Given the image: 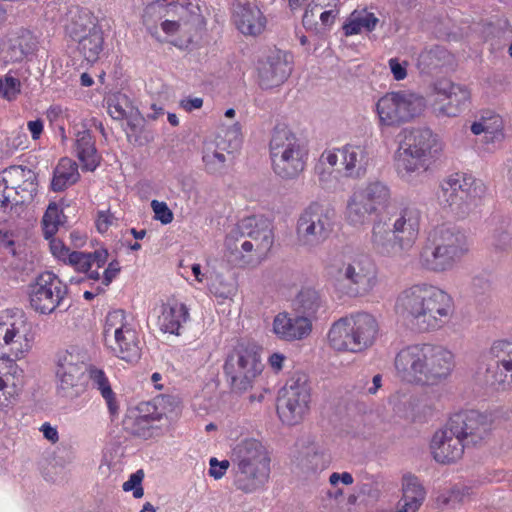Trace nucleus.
<instances>
[{"instance_id":"59","label":"nucleus","mask_w":512,"mask_h":512,"mask_svg":"<svg viewBox=\"0 0 512 512\" xmlns=\"http://www.w3.org/2000/svg\"><path fill=\"white\" fill-rule=\"evenodd\" d=\"M390 71L396 81H401L407 77V61H400L398 58H391L388 62Z\"/></svg>"},{"instance_id":"43","label":"nucleus","mask_w":512,"mask_h":512,"mask_svg":"<svg viewBox=\"0 0 512 512\" xmlns=\"http://www.w3.org/2000/svg\"><path fill=\"white\" fill-rule=\"evenodd\" d=\"M379 19L372 12L366 9L355 10L349 16L347 22L343 25V30L346 36L359 34L362 30L372 32Z\"/></svg>"},{"instance_id":"12","label":"nucleus","mask_w":512,"mask_h":512,"mask_svg":"<svg viewBox=\"0 0 512 512\" xmlns=\"http://www.w3.org/2000/svg\"><path fill=\"white\" fill-rule=\"evenodd\" d=\"M425 107L423 96L399 90L381 96L375 104V111L381 127H399L419 117Z\"/></svg>"},{"instance_id":"31","label":"nucleus","mask_w":512,"mask_h":512,"mask_svg":"<svg viewBox=\"0 0 512 512\" xmlns=\"http://www.w3.org/2000/svg\"><path fill=\"white\" fill-rule=\"evenodd\" d=\"M377 212L360 189L356 187L346 201L344 217L348 225L361 228L368 224L370 217Z\"/></svg>"},{"instance_id":"14","label":"nucleus","mask_w":512,"mask_h":512,"mask_svg":"<svg viewBox=\"0 0 512 512\" xmlns=\"http://www.w3.org/2000/svg\"><path fill=\"white\" fill-rule=\"evenodd\" d=\"M223 369L232 390L244 392L252 387L261 374L263 364L254 348L238 344L227 355Z\"/></svg>"},{"instance_id":"53","label":"nucleus","mask_w":512,"mask_h":512,"mask_svg":"<svg viewBox=\"0 0 512 512\" xmlns=\"http://www.w3.org/2000/svg\"><path fill=\"white\" fill-rule=\"evenodd\" d=\"M20 93V81L12 76L0 78V95L8 101L14 100Z\"/></svg>"},{"instance_id":"13","label":"nucleus","mask_w":512,"mask_h":512,"mask_svg":"<svg viewBox=\"0 0 512 512\" xmlns=\"http://www.w3.org/2000/svg\"><path fill=\"white\" fill-rule=\"evenodd\" d=\"M104 340L113 355L128 363L141 356L138 334L123 310L109 312L103 330Z\"/></svg>"},{"instance_id":"17","label":"nucleus","mask_w":512,"mask_h":512,"mask_svg":"<svg viewBox=\"0 0 512 512\" xmlns=\"http://www.w3.org/2000/svg\"><path fill=\"white\" fill-rule=\"evenodd\" d=\"M67 294V286L57 275L44 272L29 287L30 306L41 315H50L65 305Z\"/></svg>"},{"instance_id":"58","label":"nucleus","mask_w":512,"mask_h":512,"mask_svg":"<svg viewBox=\"0 0 512 512\" xmlns=\"http://www.w3.org/2000/svg\"><path fill=\"white\" fill-rule=\"evenodd\" d=\"M151 207L155 214V219L159 220L162 224H169L173 221V212L165 202L153 200Z\"/></svg>"},{"instance_id":"3","label":"nucleus","mask_w":512,"mask_h":512,"mask_svg":"<svg viewBox=\"0 0 512 512\" xmlns=\"http://www.w3.org/2000/svg\"><path fill=\"white\" fill-rule=\"evenodd\" d=\"M31 348V326L21 311H4L0 316V392L5 397L18 393L23 371L13 358L24 356Z\"/></svg>"},{"instance_id":"44","label":"nucleus","mask_w":512,"mask_h":512,"mask_svg":"<svg viewBox=\"0 0 512 512\" xmlns=\"http://www.w3.org/2000/svg\"><path fill=\"white\" fill-rule=\"evenodd\" d=\"M98 27L100 26L96 18L89 11H80L71 18L66 26V32L73 41H77Z\"/></svg>"},{"instance_id":"45","label":"nucleus","mask_w":512,"mask_h":512,"mask_svg":"<svg viewBox=\"0 0 512 512\" xmlns=\"http://www.w3.org/2000/svg\"><path fill=\"white\" fill-rule=\"evenodd\" d=\"M76 42L78 43L77 50L84 59L90 63L96 62L103 50L104 38L101 27H98L92 33L78 39Z\"/></svg>"},{"instance_id":"40","label":"nucleus","mask_w":512,"mask_h":512,"mask_svg":"<svg viewBox=\"0 0 512 512\" xmlns=\"http://www.w3.org/2000/svg\"><path fill=\"white\" fill-rule=\"evenodd\" d=\"M75 150L83 168L95 170L99 161L92 135L88 130L79 131L76 134Z\"/></svg>"},{"instance_id":"26","label":"nucleus","mask_w":512,"mask_h":512,"mask_svg":"<svg viewBox=\"0 0 512 512\" xmlns=\"http://www.w3.org/2000/svg\"><path fill=\"white\" fill-rule=\"evenodd\" d=\"M296 467L304 474H316L329 464L324 449L314 440H302L294 458Z\"/></svg>"},{"instance_id":"30","label":"nucleus","mask_w":512,"mask_h":512,"mask_svg":"<svg viewBox=\"0 0 512 512\" xmlns=\"http://www.w3.org/2000/svg\"><path fill=\"white\" fill-rule=\"evenodd\" d=\"M36 47L37 40L33 34L27 30H21L1 43L0 57L6 63L20 62L33 53Z\"/></svg>"},{"instance_id":"5","label":"nucleus","mask_w":512,"mask_h":512,"mask_svg":"<svg viewBox=\"0 0 512 512\" xmlns=\"http://www.w3.org/2000/svg\"><path fill=\"white\" fill-rule=\"evenodd\" d=\"M274 242L266 220L248 217L241 220L226 236L225 246L232 262L255 267L268 256Z\"/></svg>"},{"instance_id":"15","label":"nucleus","mask_w":512,"mask_h":512,"mask_svg":"<svg viewBox=\"0 0 512 512\" xmlns=\"http://www.w3.org/2000/svg\"><path fill=\"white\" fill-rule=\"evenodd\" d=\"M89 356L86 350L71 346L58 352L56 377L58 390L65 397H76L81 388L84 374L88 371Z\"/></svg>"},{"instance_id":"21","label":"nucleus","mask_w":512,"mask_h":512,"mask_svg":"<svg viewBox=\"0 0 512 512\" xmlns=\"http://www.w3.org/2000/svg\"><path fill=\"white\" fill-rule=\"evenodd\" d=\"M4 174L13 192L15 210L23 204L30 203L38 189L36 173L26 167L10 166L4 170Z\"/></svg>"},{"instance_id":"52","label":"nucleus","mask_w":512,"mask_h":512,"mask_svg":"<svg viewBox=\"0 0 512 512\" xmlns=\"http://www.w3.org/2000/svg\"><path fill=\"white\" fill-rule=\"evenodd\" d=\"M344 146L341 148L324 151L319 159L321 165L328 164L335 171L345 177Z\"/></svg>"},{"instance_id":"48","label":"nucleus","mask_w":512,"mask_h":512,"mask_svg":"<svg viewBox=\"0 0 512 512\" xmlns=\"http://www.w3.org/2000/svg\"><path fill=\"white\" fill-rule=\"evenodd\" d=\"M339 0H312L303 15V25L306 29L320 33L319 17L323 15L324 10L328 7H338Z\"/></svg>"},{"instance_id":"11","label":"nucleus","mask_w":512,"mask_h":512,"mask_svg":"<svg viewBox=\"0 0 512 512\" xmlns=\"http://www.w3.org/2000/svg\"><path fill=\"white\" fill-rule=\"evenodd\" d=\"M335 208L326 202H311L300 214L296 235L298 244L311 250L323 244L334 230Z\"/></svg>"},{"instance_id":"64","label":"nucleus","mask_w":512,"mask_h":512,"mask_svg":"<svg viewBox=\"0 0 512 512\" xmlns=\"http://www.w3.org/2000/svg\"><path fill=\"white\" fill-rule=\"evenodd\" d=\"M50 249L54 256L61 259L65 263L67 262L69 258V254H71V251L69 248H67L62 241L58 239H51L50 241Z\"/></svg>"},{"instance_id":"23","label":"nucleus","mask_w":512,"mask_h":512,"mask_svg":"<svg viewBox=\"0 0 512 512\" xmlns=\"http://www.w3.org/2000/svg\"><path fill=\"white\" fill-rule=\"evenodd\" d=\"M217 136L214 140L204 143L202 160L205 170L211 174H219L226 168L227 156L235 149L240 140L237 136L233 140H227L226 137Z\"/></svg>"},{"instance_id":"19","label":"nucleus","mask_w":512,"mask_h":512,"mask_svg":"<svg viewBox=\"0 0 512 512\" xmlns=\"http://www.w3.org/2000/svg\"><path fill=\"white\" fill-rule=\"evenodd\" d=\"M489 354L493 361L488 368L491 384L502 390L512 388V341H494Z\"/></svg>"},{"instance_id":"6","label":"nucleus","mask_w":512,"mask_h":512,"mask_svg":"<svg viewBox=\"0 0 512 512\" xmlns=\"http://www.w3.org/2000/svg\"><path fill=\"white\" fill-rule=\"evenodd\" d=\"M469 252L465 232L452 224L434 227L419 254V264L425 270L441 273L452 270Z\"/></svg>"},{"instance_id":"22","label":"nucleus","mask_w":512,"mask_h":512,"mask_svg":"<svg viewBox=\"0 0 512 512\" xmlns=\"http://www.w3.org/2000/svg\"><path fill=\"white\" fill-rule=\"evenodd\" d=\"M401 134L403 139L399 144L400 146L429 161L442 151V144L437 135L429 128L404 129Z\"/></svg>"},{"instance_id":"18","label":"nucleus","mask_w":512,"mask_h":512,"mask_svg":"<svg viewBox=\"0 0 512 512\" xmlns=\"http://www.w3.org/2000/svg\"><path fill=\"white\" fill-rule=\"evenodd\" d=\"M258 82L264 89L283 84L292 72L290 55L280 50L270 51L257 64Z\"/></svg>"},{"instance_id":"20","label":"nucleus","mask_w":512,"mask_h":512,"mask_svg":"<svg viewBox=\"0 0 512 512\" xmlns=\"http://www.w3.org/2000/svg\"><path fill=\"white\" fill-rule=\"evenodd\" d=\"M437 98L434 102L435 111L442 116L455 117L469 100V91L449 80H439L434 85Z\"/></svg>"},{"instance_id":"4","label":"nucleus","mask_w":512,"mask_h":512,"mask_svg":"<svg viewBox=\"0 0 512 512\" xmlns=\"http://www.w3.org/2000/svg\"><path fill=\"white\" fill-rule=\"evenodd\" d=\"M394 366L403 380L422 385H437L450 375L453 355L439 345H411L397 353Z\"/></svg>"},{"instance_id":"35","label":"nucleus","mask_w":512,"mask_h":512,"mask_svg":"<svg viewBox=\"0 0 512 512\" xmlns=\"http://www.w3.org/2000/svg\"><path fill=\"white\" fill-rule=\"evenodd\" d=\"M471 131L475 135L483 134L482 141L485 144L499 143L504 139L503 120L494 112H485L471 125Z\"/></svg>"},{"instance_id":"47","label":"nucleus","mask_w":512,"mask_h":512,"mask_svg":"<svg viewBox=\"0 0 512 512\" xmlns=\"http://www.w3.org/2000/svg\"><path fill=\"white\" fill-rule=\"evenodd\" d=\"M168 16L167 2L163 0H155L149 3L143 13V23L147 27L152 36L159 39L158 23Z\"/></svg>"},{"instance_id":"51","label":"nucleus","mask_w":512,"mask_h":512,"mask_svg":"<svg viewBox=\"0 0 512 512\" xmlns=\"http://www.w3.org/2000/svg\"><path fill=\"white\" fill-rule=\"evenodd\" d=\"M282 391L294 392L296 395L304 394L310 396L309 378L308 375L302 371L294 372L287 380L285 387Z\"/></svg>"},{"instance_id":"2","label":"nucleus","mask_w":512,"mask_h":512,"mask_svg":"<svg viewBox=\"0 0 512 512\" xmlns=\"http://www.w3.org/2000/svg\"><path fill=\"white\" fill-rule=\"evenodd\" d=\"M491 430V418L479 411L456 413L434 433L430 442L431 454L438 463H455L462 458L465 447L481 444L490 436Z\"/></svg>"},{"instance_id":"61","label":"nucleus","mask_w":512,"mask_h":512,"mask_svg":"<svg viewBox=\"0 0 512 512\" xmlns=\"http://www.w3.org/2000/svg\"><path fill=\"white\" fill-rule=\"evenodd\" d=\"M471 495V489L466 486H455L449 490V496L443 499V503L463 502Z\"/></svg>"},{"instance_id":"24","label":"nucleus","mask_w":512,"mask_h":512,"mask_svg":"<svg viewBox=\"0 0 512 512\" xmlns=\"http://www.w3.org/2000/svg\"><path fill=\"white\" fill-rule=\"evenodd\" d=\"M370 244L373 251L383 257L395 258L402 256L407 248L400 243L390 224L382 219L373 223Z\"/></svg>"},{"instance_id":"29","label":"nucleus","mask_w":512,"mask_h":512,"mask_svg":"<svg viewBox=\"0 0 512 512\" xmlns=\"http://www.w3.org/2000/svg\"><path fill=\"white\" fill-rule=\"evenodd\" d=\"M233 21L237 29L246 36H258L266 27L263 13L251 3H237L234 6Z\"/></svg>"},{"instance_id":"56","label":"nucleus","mask_w":512,"mask_h":512,"mask_svg":"<svg viewBox=\"0 0 512 512\" xmlns=\"http://www.w3.org/2000/svg\"><path fill=\"white\" fill-rule=\"evenodd\" d=\"M358 491L361 496L377 500L381 495L380 483L374 479H366L359 483Z\"/></svg>"},{"instance_id":"60","label":"nucleus","mask_w":512,"mask_h":512,"mask_svg":"<svg viewBox=\"0 0 512 512\" xmlns=\"http://www.w3.org/2000/svg\"><path fill=\"white\" fill-rule=\"evenodd\" d=\"M209 464V475L216 480L221 479L230 467L228 460L218 461L216 458H211Z\"/></svg>"},{"instance_id":"1","label":"nucleus","mask_w":512,"mask_h":512,"mask_svg":"<svg viewBox=\"0 0 512 512\" xmlns=\"http://www.w3.org/2000/svg\"><path fill=\"white\" fill-rule=\"evenodd\" d=\"M395 313L419 331H435L453 316L452 297L441 288L421 283L401 291L395 301Z\"/></svg>"},{"instance_id":"25","label":"nucleus","mask_w":512,"mask_h":512,"mask_svg":"<svg viewBox=\"0 0 512 512\" xmlns=\"http://www.w3.org/2000/svg\"><path fill=\"white\" fill-rule=\"evenodd\" d=\"M421 212L415 206H405L392 218L390 226L398 236L400 243L409 250L418 237L420 229Z\"/></svg>"},{"instance_id":"46","label":"nucleus","mask_w":512,"mask_h":512,"mask_svg":"<svg viewBox=\"0 0 512 512\" xmlns=\"http://www.w3.org/2000/svg\"><path fill=\"white\" fill-rule=\"evenodd\" d=\"M87 372L93 388L97 389L101 393L107 403L110 413L115 414L118 410V406L115 401V394L105 372L92 366L88 368Z\"/></svg>"},{"instance_id":"28","label":"nucleus","mask_w":512,"mask_h":512,"mask_svg":"<svg viewBox=\"0 0 512 512\" xmlns=\"http://www.w3.org/2000/svg\"><path fill=\"white\" fill-rule=\"evenodd\" d=\"M273 332L285 341L307 338L312 332V322L304 316L291 318L287 313H279L273 320Z\"/></svg>"},{"instance_id":"57","label":"nucleus","mask_w":512,"mask_h":512,"mask_svg":"<svg viewBox=\"0 0 512 512\" xmlns=\"http://www.w3.org/2000/svg\"><path fill=\"white\" fill-rule=\"evenodd\" d=\"M161 28L167 35H175L180 34L191 39V32H185V28L183 23L179 22L175 18L166 16L163 21H161Z\"/></svg>"},{"instance_id":"62","label":"nucleus","mask_w":512,"mask_h":512,"mask_svg":"<svg viewBox=\"0 0 512 512\" xmlns=\"http://www.w3.org/2000/svg\"><path fill=\"white\" fill-rule=\"evenodd\" d=\"M338 13H339L338 7L328 6L324 10L323 15H321L318 19L320 33L325 31L327 27L331 26L334 23Z\"/></svg>"},{"instance_id":"33","label":"nucleus","mask_w":512,"mask_h":512,"mask_svg":"<svg viewBox=\"0 0 512 512\" xmlns=\"http://www.w3.org/2000/svg\"><path fill=\"white\" fill-rule=\"evenodd\" d=\"M107 258L106 250H96L93 253L72 251L66 263L75 270L85 273L88 279L98 281L100 280L98 269L105 265Z\"/></svg>"},{"instance_id":"55","label":"nucleus","mask_w":512,"mask_h":512,"mask_svg":"<svg viewBox=\"0 0 512 512\" xmlns=\"http://www.w3.org/2000/svg\"><path fill=\"white\" fill-rule=\"evenodd\" d=\"M144 478L143 470H138L135 473L131 474L129 479L123 483V490L133 491V496L137 499L142 498L144 495V490L142 487V480Z\"/></svg>"},{"instance_id":"50","label":"nucleus","mask_w":512,"mask_h":512,"mask_svg":"<svg viewBox=\"0 0 512 512\" xmlns=\"http://www.w3.org/2000/svg\"><path fill=\"white\" fill-rule=\"evenodd\" d=\"M210 292L222 299L232 298L237 292L236 282L217 274L210 284Z\"/></svg>"},{"instance_id":"36","label":"nucleus","mask_w":512,"mask_h":512,"mask_svg":"<svg viewBox=\"0 0 512 512\" xmlns=\"http://www.w3.org/2000/svg\"><path fill=\"white\" fill-rule=\"evenodd\" d=\"M189 318L187 307L178 302H169L161 307L158 316L159 329L164 333L179 335V329Z\"/></svg>"},{"instance_id":"8","label":"nucleus","mask_w":512,"mask_h":512,"mask_svg":"<svg viewBox=\"0 0 512 512\" xmlns=\"http://www.w3.org/2000/svg\"><path fill=\"white\" fill-rule=\"evenodd\" d=\"M379 335L377 319L358 312L335 321L329 332V345L337 351L363 352L374 345Z\"/></svg>"},{"instance_id":"41","label":"nucleus","mask_w":512,"mask_h":512,"mask_svg":"<svg viewBox=\"0 0 512 512\" xmlns=\"http://www.w3.org/2000/svg\"><path fill=\"white\" fill-rule=\"evenodd\" d=\"M358 188L377 211L386 208L391 203V189L383 181H369Z\"/></svg>"},{"instance_id":"39","label":"nucleus","mask_w":512,"mask_h":512,"mask_svg":"<svg viewBox=\"0 0 512 512\" xmlns=\"http://www.w3.org/2000/svg\"><path fill=\"white\" fill-rule=\"evenodd\" d=\"M80 178L76 162L69 158H62L54 169L51 189L61 192L75 184Z\"/></svg>"},{"instance_id":"37","label":"nucleus","mask_w":512,"mask_h":512,"mask_svg":"<svg viewBox=\"0 0 512 512\" xmlns=\"http://www.w3.org/2000/svg\"><path fill=\"white\" fill-rule=\"evenodd\" d=\"M345 177L358 179L366 174L370 157L365 147L347 144L344 146Z\"/></svg>"},{"instance_id":"42","label":"nucleus","mask_w":512,"mask_h":512,"mask_svg":"<svg viewBox=\"0 0 512 512\" xmlns=\"http://www.w3.org/2000/svg\"><path fill=\"white\" fill-rule=\"evenodd\" d=\"M322 304L319 292L310 287L301 289L293 303L295 311L309 319L316 315Z\"/></svg>"},{"instance_id":"32","label":"nucleus","mask_w":512,"mask_h":512,"mask_svg":"<svg viewBox=\"0 0 512 512\" xmlns=\"http://www.w3.org/2000/svg\"><path fill=\"white\" fill-rule=\"evenodd\" d=\"M430 161L417 153L398 147L395 153V169L401 179L412 182L429 168Z\"/></svg>"},{"instance_id":"63","label":"nucleus","mask_w":512,"mask_h":512,"mask_svg":"<svg viewBox=\"0 0 512 512\" xmlns=\"http://www.w3.org/2000/svg\"><path fill=\"white\" fill-rule=\"evenodd\" d=\"M119 272V263L117 261L110 262L108 267L104 270L102 277L100 276L101 284L104 287H108Z\"/></svg>"},{"instance_id":"27","label":"nucleus","mask_w":512,"mask_h":512,"mask_svg":"<svg viewBox=\"0 0 512 512\" xmlns=\"http://www.w3.org/2000/svg\"><path fill=\"white\" fill-rule=\"evenodd\" d=\"M310 396L296 395L294 392L282 391L278 398L277 413L280 420L287 425L300 423L309 411Z\"/></svg>"},{"instance_id":"38","label":"nucleus","mask_w":512,"mask_h":512,"mask_svg":"<svg viewBox=\"0 0 512 512\" xmlns=\"http://www.w3.org/2000/svg\"><path fill=\"white\" fill-rule=\"evenodd\" d=\"M489 245L496 254L512 252V233L509 220L498 217L494 220L489 235Z\"/></svg>"},{"instance_id":"10","label":"nucleus","mask_w":512,"mask_h":512,"mask_svg":"<svg viewBox=\"0 0 512 512\" xmlns=\"http://www.w3.org/2000/svg\"><path fill=\"white\" fill-rule=\"evenodd\" d=\"M334 277L354 297L369 295L379 284L377 265L364 253L346 255L336 267Z\"/></svg>"},{"instance_id":"34","label":"nucleus","mask_w":512,"mask_h":512,"mask_svg":"<svg viewBox=\"0 0 512 512\" xmlns=\"http://www.w3.org/2000/svg\"><path fill=\"white\" fill-rule=\"evenodd\" d=\"M425 495V489L416 477L404 476L402 497L393 512H417L425 500Z\"/></svg>"},{"instance_id":"49","label":"nucleus","mask_w":512,"mask_h":512,"mask_svg":"<svg viewBox=\"0 0 512 512\" xmlns=\"http://www.w3.org/2000/svg\"><path fill=\"white\" fill-rule=\"evenodd\" d=\"M63 217L56 203L52 202L48 205L42 218V229L46 239L52 238L57 233L59 226L63 224Z\"/></svg>"},{"instance_id":"7","label":"nucleus","mask_w":512,"mask_h":512,"mask_svg":"<svg viewBox=\"0 0 512 512\" xmlns=\"http://www.w3.org/2000/svg\"><path fill=\"white\" fill-rule=\"evenodd\" d=\"M234 485L252 493L262 488L270 475V455L267 448L254 438L242 440L233 450Z\"/></svg>"},{"instance_id":"54","label":"nucleus","mask_w":512,"mask_h":512,"mask_svg":"<svg viewBox=\"0 0 512 512\" xmlns=\"http://www.w3.org/2000/svg\"><path fill=\"white\" fill-rule=\"evenodd\" d=\"M13 192L10 190L9 183L5 177L4 171L0 173V210L6 211L8 208L15 209Z\"/></svg>"},{"instance_id":"9","label":"nucleus","mask_w":512,"mask_h":512,"mask_svg":"<svg viewBox=\"0 0 512 512\" xmlns=\"http://www.w3.org/2000/svg\"><path fill=\"white\" fill-rule=\"evenodd\" d=\"M269 152L272 169L282 179L297 178L305 169L308 152L301 140L289 128L276 126Z\"/></svg>"},{"instance_id":"16","label":"nucleus","mask_w":512,"mask_h":512,"mask_svg":"<svg viewBox=\"0 0 512 512\" xmlns=\"http://www.w3.org/2000/svg\"><path fill=\"white\" fill-rule=\"evenodd\" d=\"M477 187L471 177L453 174L444 179L438 192L439 203L458 217H465L477 206Z\"/></svg>"}]
</instances>
